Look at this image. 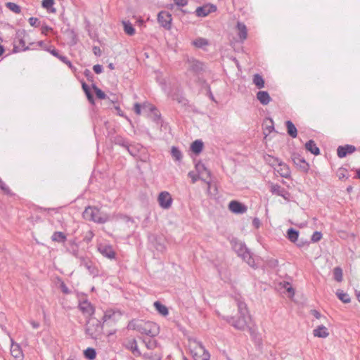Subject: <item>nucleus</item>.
<instances>
[{
	"instance_id": "nucleus-1",
	"label": "nucleus",
	"mask_w": 360,
	"mask_h": 360,
	"mask_svg": "<svg viewBox=\"0 0 360 360\" xmlns=\"http://www.w3.org/2000/svg\"><path fill=\"white\" fill-rule=\"evenodd\" d=\"M238 307V314L236 316H227L223 319L234 328L238 330L248 329L252 340L259 342L260 338L257 328L251 325V316L249 314L246 304L240 300H236Z\"/></svg>"
},
{
	"instance_id": "nucleus-2",
	"label": "nucleus",
	"mask_w": 360,
	"mask_h": 360,
	"mask_svg": "<svg viewBox=\"0 0 360 360\" xmlns=\"http://www.w3.org/2000/svg\"><path fill=\"white\" fill-rule=\"evenodd\" d=\"M83 217L86 220L97 224H105L110 219V216L108 214L101 211V210L96 207L91 206L85 208L83 212Z\"/></svg>"
},
{
	"instance_id": "nucleus-3",
	"label": "nucleus",
	"mask_w": 360,
	"mask_h": 360,
	"mask_svg": "<svg viewBox=\"0 0 360 360\" xmlns=\"http://www.w3.org/2000/svg\"><path fill=\"white\" fill-rule=\"evenodd\" d=\"M128 328L136 330L140 333L146 335L147 337L156 336L159 334V326L150 321L139 323L131 321L128 324Z\"/></svg>"
},
{
	"instance_id": "nucleus-4",
	"label": "nucleus",
	"mask_w": 360,
	"mask_h": 360,
	"mask_svg": "<svg viewBox=\"0 0 360 360\" xmlns=\"http://www.w3.org/2000/svg\"><path fill=\"white\" fill-rule=\"evenodd\" d=\"M103 324L98 319L91 316L86 321L85 332L91 338L97 339L103 333Z\"/></svg>"
},
{
	"instance_id": "nucleus-5",
	"label": "nucleus",
	"mask_w": 360,
	"mask_h": 360,
	"mask_svg": "<svg viewBox=\"0 0 360 360\" xmlns=\"http://www.w3.org/2000/svg\"><path fill=\"white\" fill-rule=\"evenodd\" d=\"M232 245L234 251L237 255L242 257L243 259L246 262L249 266H255V259L252 258L250 250L246 247L245 244L238 240L232 242Z\"/></svg>"
},
{
	"instance_id": "nucleus-6",
	"label": "nucleus",
	"mask_w": 360,
	"mask_h": 360,
	"mask_svg": "<svg viewBox=\"0 0 360 360\" xmlns=\"http://www.w3.org/2000/svg\"><path fill=\"white\" fill-rule=\"evenodd\" d=\"M186 64L188 65V72H192L195 76L202 74L205 70V63L194 58H188L186 60Z\"/></svg>"
},
{
	"instance_id": "nucleus-7",
	"label": "nucleus",
	"mask_w": 360,
	"mask_h": 360,
	"mask_svg": "<svg viewBox=\"0 0 360 360\" xmlns=\"http://www.w3.org/2000/svg\"><path fill=\"white\" fill-rule=\"evenodd\" d=\"M96 248L98 252L104 257L110 260L116 259L117 253L110 244L99 243Z\"/></svg>"
},
{
	"instance_id": "nucleus-8",
	"label": "nucleus",
	"mask_w": 360,
	"mask_h": 360,
	"mask_svg": "<svg viewBox=\"0 0 360 360\" xmlns=\"http://www.w3.org/2000/svg\"><path fill=\"white\" fill-rule=\"evenodd\" d=\"M122 316L120 310L108 309L105 311L102 321L103 323L108 324L109 322L115 323Z\"/></svg>"
},
{
	"instance_id": "nucleus-9",
	"label": "nucleus",
	"mask_w": 360,
	"mask_h": 360,
	"mask_svg": "<svg viewBox=\"0 0 360 360\" xmlns=\"http://www.w3.org/2000/svg\"><path fill=\"white\" fill-rule=\"evenodd\" d=\"M123 346L128 350L131 351L135 356H141L142 355L139 349L137 342L134 338H127L123 342Z\"/></svg>"
},
{
	"instance_id": "nucleus-10",
	"label": "nucleus",
	"mask_w": 360,
	"mask_h": 360,
	"mask_svg": "<svg viewBox=\"0 0 360 360\" xmlns=\"http://www.w3.org/2000/svg\"><path fill=\"white\" fill-rule=\"evenodd\" d=\"M22 34H24L23 33L17 34L16 37L14 39V47H13V52H20V51H25L27 50L30 49V46H25V41L24 39V37L22 36Z\"/></svg>"
},
{
	"instance_id": "nucleus-11",
	"label": "nucleus",
	"mask_w": 360,
	"mask_h": 360,
	"mask_svg": "<svg viewBox=\"0 0 360 360\" xmlns=\"http://www.w3.org/2000/svg\"><path fill=\"white\" fill-rule=\"evenodd\" d=\"M158 202L163 209H169L172 203V198L167 191H162L159 194Z\"/></svg>"
},
{
	"instance_id": "nucleus-12",
	"label": "nucleus",
	"mask_w": 360,
	"mask_h": 360,
	"mask_svg": "<svg viewBox=\"0 0 360 360\" xmlns=\"http://www.w3.org/2000/svg\"><path fill=\"white\" fill-rule=\"evenodd\" d=\"M217 6L214 4H205L196 8L195 13L198 17H205L210 13L216 11Z\"/></svg>"
},
{
	"instance_id": "nucleus-13",
	"label": "nucleus",
	"mask_w": 360,
	"mask_h": 360,
	"mask_svg": "<svg viewBox=\"0 0 360 360\" xmlns=\"http://www.w3.org/2000/svg\"><path fill=\"white\" fill-rule=\"evenodd\" d=\"M172 15L167 11H160L158 15V22L165 28L170 29Z\"/></svg>"
},
{
	"instance_id": "nucleus-14",
	"label": "nucleus",
	"mask_w": 360,
	"mask_h": 360,
	"mask_svg": "<svg viewBox=\"0 0 360 360\" xmlns=\"http://www.w3.org/2000/svg\"><path fill=\"white\" fill-rule=\"evenodd\" d=\"M292 160L294 165L298 167L301 171L307 172L309 169V164L306 162L304 158L300 155L293 154L292 155Z\"/></svg>"
},
{
	"instance_id": "nucleus-15",
	"label": "nucleus",
	"mask_w": 360,
	"mask_h": 360,
	"mask_svg": "<svg viewBox=\"0 0 360 360\" xmlns=\"http://www.w3.org/2000/svg\"><path fill=\"white\" fill-rule=\"evenodd\" d=\"M229 210L236 214H243L247 211V207L236 200H232L229 202Z\"/></svg>"
},
{
	"instance_id": "nucleus-16",
	"label": "nucleus",
	"mask_w": 360,
	"mask_h": 360,
	"mask_svg": "<svg viewBox=\"0 0 360 360\" xmlns=\"http://www.w3.org/2000/svg\"><path fill=\"white\" fill-rule=\"evenodd\" d=\"M80 266H84L89 271L91 275L94 276L98 275V269L93 264V262L89 259H86L84 257L80 258Z\"/></svg>"
},
{
	"instance_id": "nucleus-17",
	"label": "nucleus",
	"mask_w": 360,
	"mask_h": 360,
	"mask_svg": "<svg viewBox=\"0 0 360 360\" xmlns=\"http://www.w3.org/2000/svg\"><path fill=\"white\" fill-rule=\"evenodd\" d=\"M356 150V147L352 145L340 146L337 149L338 156L340 158H345L348 154H351Z\"/></svg>"
},
{
	"instance_id": "nucleus-18",
	"label": "nucleus",
	"mask_w": 360,
	"mask_h": 360,
	"mask_svg": "<svg viewBox=\"0 0 360 360\" xmlns=\"http://www.w3.org/2000/svg\"><path fill=\"white\" fill-rule=\"evenodd\" d=\"M278 169H276L275 170L279 174V175L283 178L289 179L290 177V169L287 164L281 160L278 163Z\"/></svg>"
},
{
	"instance_id": "nucleus-19",
	"label": "nucleus",
	"mask_w": 360,
	"mask_h": 360,
	"mask_svg": "<svg viewBox=\"0 0 360 360\" xmlns=\"http://www.w3.org/2000/svg\"><path fill=\"white\" fill-rule=\"evenodd\" d=\"M79 308L84 314H89L91 317L95 312L94 307L88 300L80 302Z\"/></svg>"
},
{
	"instance_id": "nucleus-20",
	"label": "nucleus",
	"mask_w": 360,
	"mask_h": 360,
	"mask_svg": "<svg viewBox=\"0 0 360 360\" xmlns=\"http://www.w3.org/2000/svg\"><path fill=\"white\" fill-rule=\"evenodd\" d=\"M155 336L145 337L142 338L146 348L149 350H153L159 347V343L154 338Z\"/></svg>"
},
{
	"instance_id": "nucleus-21",
	"label": "nucleus",
	"mask_w": 360,
	"mask_h": 360,
	"mask_svg": "<svg viewBox=\"0 0 360 360\" xmlns=\"http://www.w3.org/2000/svg\"><path fill=\"white\" fill-rule=\"evenodd\" d=\"M257 98L261 104L266 105L270 103L271 98L266 91H259L257 93Z\"/></svg>"
},
{
	"instance_id": "nucleus-22",
	"label": "nucleus",
	"mask_w": 360,
	"mask_h": 360,
	"mask_svg": "<svg viewBox=\"0 0 360 360\" xmlns=\"http://www.w3.org/2000/svg\"><path fill=\"white\" fill-rule=\"evenodd\" d=\"M200 349L202 351V354L198 355L196 353L193 355V358L195 360H210V353L205 349V347L200 342H197Z\"/></svg>"
},
{
	"instance_id": "nucleus-23",
	"label": "nucleus",
	"mask_w": 360,
	"mask_h": 360,
	"mask_svg": "<svg viewBox=\"0 0 360 360\" xmlns=\"http://www.w3.org/2000/svg\"><path fill=\"white\" fill-rule=\"evenodd\" d=\"M238 30V35L241 41L247 39L248 30L245 25L243 22H238L236 25Z\"/></svg>"
},
{
	"instance_id": "nucleus-24",
	"label": "nucleus",
	"mask_w": 360,
	"mask_h": 360,
	"mask_svg": "<svg viewBox=\"0 0 360 360\" xmlns=\"http://www.w3.org/2000/svg\"><path fill=\"white\" fill-rule=\"evenodd\" d=\"M315 337L326 338L329 335L328 328L323 325L318 326L313 330Z\"/></svg>"
},
{
	"instance_id": "nucleus-25",
	"label": "nucleus",
	"mask_w": 360,
	"mask_h": 360,
	"mask_svg": "<svg viewBox=\"0 0 360 360\" xmlns=\"http://www.w3.org/2000/svg\"><path fill=\"white\" fill-rule=\"evenodd\" d=\"M143 108L148 109L151 112H153V121L157 123H159V122L161 120V116H160V114L159 113L158 110L154 105H152L150 104L144 103L143 105Z\"/></svg>"
},
{
	"instance_id": "nucleus-26",
	"label": "nucleus",
	"mask_w": 360,
	"mask_h": 360,
	"mask_svg": "<svg viewBox=\"0 0 360 360\" xmlns=\"http://www.w3.org/2000/svg\"><path fill=\"white\" fill-rule=\"evenodd\" d=\"M305 148L314 155L320 154V150L316 146V143L314 140H309L305 143Z\"/></svg>"
},
{
	"instance_id": "nucleus-27",
	"label": "nucleus",
	"mask_w": 360,
	"mask_h": 360,
	"mask_svg": "<svg viewBox=\"0 0 360 360\" xmlns=\"http://www.w3.org/2000/svg\"><path fill=\"white\" fill-rule=\"evenodd\" d=\"M11 354L17 360H21L23 356L22 350L18 344L11 345Z\"/></svg>"
},
{
	"instance_id": "nucleus-28",
	"label": "nucleus",
	"mask_w": 360,
	"mask_h": 360,
	"mask_svg": "<svg viewBox=\"0 0 360 360\" xmlns=\"http://www.w3.org/2000/svg\"><path fill=\"white\" fill-rule=\"evenodd\" d=\"M285 126L288 135L292 138H296L297 136V130L295 124L290 120H287L285 122Z\"/></svg>"
},
{
	"instance_id": "nucleus-29",
	"label": "nucleus",
	"mask_w": 360,
	"mask_h": 360,
	"mask_svg": "<svg viewBox=\"0 0 360 360\" xmlns=\"http://www.w3.org/2000/svg\"><path fill=\"white\" fill-rule=\"evenodd\" d=\"M191 149L195 155H198L203 149V142L201 140L194 141L191 143Z\"/></svg>"
},
{
	"instance_id": "nucleus-30",
	"label": "nucleus",
	"mask_w": 360,
	"mask_h": 360,
	"mask_svg": "<svg viewBox=\"0 0 360 360\" xmlns=\"http://www.w3.org/2000/svg\"><path fill=\"white\" fill-rule=\"evenodd\" d=\"M253 84L258 88L262 89L264 87V79L259 74H255L252 78Z\"/></svg>"
},
{
	"instance_id": "nucleus-31",
	"label": "nucleus",
	"mask_w": 360,
	"mask_h": 360,
	"mask_svg": "<svg viewBox=\"0 0 360 360\" xmlns=\"http://www.w3.org/2000/svg\"><path fill=\"white\" fill-rule=\"evenodd\" d=\"M264 159L265 162L272 167L275 168V166H278V163L281 162V160L278 158L274 157L271 155H266L264 156Z\"/></svg>"
},
{
	"instance_id": "nucleus-32",
	"label": "nucleus",
	"mask_w": 360,
	"mask_h": 360,
	"mask_svg": "<svg viewBox=\"0 0 360 360\" xmlns=\"http://www.w3.org/2000/svg\"><path fill=\"white\" fill-rule=\"evenodd\" d=\"M66 239L65 234L61 231H55L51 236V240L58 243H64Z\"/></svg>"
},
{
	"instance_id": "nucleus-33",
	"label": "nucleus",
	"mask_w": 360,
	"mask_h": 360,
	"mask_svg": "<svg viewBox=\"0 0 360 360\" xmlns=\"http://www.w3.org/2000/svg\"><path fill=\"white\" fill-rule=\"evenodd\" d=\"M144 360H161L162 354L159 352H146L143 354Z\"/></svg>"
},
{
	"instance_id": "nucleus-34",
	"label": "nucleus",
	"mask_w": 360,
	"mask_h": 360,
	"mask_svg": "<svg viewBox=\"0 0 360 360\" xmlns=\"http://www.w3.org/2000/svg\"><path fill=\"white\" fill-rule=\"evenodd\" d=\"M288 238L292 243L298 240L299 231L293 228H290L287 231Z\"/></svg>"
},
{
	"instance_id": "nucleus-35",
	"label": "nucleus",
	"mask_w": 360,
	"mask_h": 360,
	"mask_svg": "<svg viewBox=\"0 0 360 360\" xmlns=\"http://www.w3.org/2000/svg\"><path fill=\"white\" fill-rule=\"evenodd\" d=\"M155 309L162 316H167L169 313L166 306L162 304L160 302L156 301L154 302Z\"/></svg>"
},
{
	"instance_id": "nucleus-36",
	"label": "nucleus",
	"mask_w": 360,
	"mask_h": 360,
	"mask_svg": "<svg viewBox=\"0 0 360 360\" xmlns=\"http://www.w3.org/2000/svg\"><path fill=\"white\" fill-rule=\"evenodd\" d=\"M113 142L115 145L120 146L124 148L126 147H128V144L129 143V141L127 139L120 135H117L116 136L114 137Z\"/></svg>"
},
{
	"instance_id": "nucleus-37",
	"label": "nucleus",
	"mask_w": 360,
	"mask_h": 360,
	"mask_svg": "<svg viewBox=\"0 0 360 360\" xmlns=\"http://www.w3.org/2000/svg\"><path fill=\"white\" fill-rule=\"evenodd\" d=\"M195 169L199 175L203 176L204 173L207 175V177L210 176L211 172L207 169L204 164L198 162L195 165Z\"/></svg>"
},
{
	"instance_id": "nucleus-38",
	"label": "nucleus",
	"mask_w": 360,
	"mask_h": 360,
	"mask_svg": "<svg viewBox=\"0 0 360 360\" xmlns=\"http://www.w3.org/2000/svg\"><path fill=\"white\" fill-rule=\"evenodd\" d=\"M171 155L175 161L180 162L182 159V153L180 151V150L176 146L172 147Z\"/></svg>"
},
{
	"instance_id": "nucleus-39",
	"label": "nucleus",
	"mask_w": 360,
	"mask_h": 360,
	"mask_svg": "<svg viewBox=\"0 0 360 360\" xmlns=\"http://www.w3.org/2000/svg\"><path fill=\"white\" fill-rule=\"evenodd\" d=\"M336 295L344 303H349L351 301L349 295L342 290H338Z\"/></svg>"
},
{
	"instance_id": "nucleus-40",
	"label": "nucleus",
	"mask_w": 360,
	"mask_h": 360,
	"mask_svg": "<svg viewBox=\"0 0 360 360\" xmlns=\"http://www.w3.org/2000/svg\"><path fill=\"white\" fill-rule=\"evenodd\" d=\"M124 30L126 34L133 36L135 34V29L132 24L129 21H123Z\"/></svg>"
},
{
	"instance_id": "nucleus-41",
	"label": "nucleus",
	"mask_w": 360,
	"mask_h": 360,
	"mask_svg": "<svg viewBox=\"0 0 360 360\" xmlns=\"http://www.w3.org/2000/svg\"><path fill=\"white\" fill-rule=\"evenodd\" d=\"M188 176L191 178L192 183L196 182L200 179H202V181H204L205 182H206L208 185V191L210 192V191L211 189V183L210 181H207L206 179L200 177V175H199V174H198L197 175L195 174L193 172H190L188 173Z\"/></svg>"
},
{
	"instance_id": "nucleus-42",
	"label": "nucleus",
	"mask_w": 360,
	"mask_h": 360,
	"mask_svg": "<svg viewBox=\"0 0 360 360\" xmlns=\"http://www.w3.org/2000/svg\"><path fill=\"white\" fill-rule=\"evenodd\" d=\"M284 189L285 188H282L280 185L277 184H270V191L271 192L272 194L277 195L279 196Z\"/></svg>"
},
{
	"instance_id": "nucleus-43",
	"label": "nucleus",
	"mask_w": 360,
	"mask_h": 360,
	"mask_svg": "<svg viewBox=\"0 0 360 360\" xmlns=\"http://www.w3.org/2000/svg\"><path fill=\"white\" fill-rule=\"evenodd\" d=\"M193 44L197 48H203L209 44L207 39L199 37L193 41Z\"/></svg>"
},
{
	"instance_id": "nucleus-44",
	"label": "nucleus",
	"mask_w": 360,
	"mask_h": 360,
	"mask_svg": "<svg viewBox=\"0 0 360 360\" xmlns=\"http://www.w3.org/2000/svg\"><path fill=\"white\" fill-rule=\"evenodd\" d=\"M342 269L340 266H336L333 269V277L334 279L338 282H341L342 281Z\"/></svg>"
},
{
	"instance_id": "nucleus-45",
	"label": "nucleus",
	"mask_w": 360,
	"mask_h": 360,
	"mask_svg": "<svg viewBox=\"0 0 360 360\" xmlns=\"http://www.w3.org/2000/svg\"><path fill=\"white\" fill-rule=\"evenodd\" d=\"M84 356L89 360H93L96 358V352L94 348L89 347L84 352Z\"/></svg>"
},
{
	"instance_id": "nucleus-46",
	"label": "nucleus",
	"mask_w": 360,
	"mask_h": 360,
	"mask_svg": "<svg viewBox=\"0 0 360 360\" xmlns=\"http://www.w3.org/2000/svg\"><path fill=\"white\" fill-rule=\"evenodd\" d=\"M6 6L9 9L11 10V11H13V13H16V14H19L20 12H21V8L20 7L13 3V2H8L6 4Z\"/></svg>"
},
{
	"instance_id": "nucleus-47",
	"label": "nucleus",
	"mask_w": 360,
	"mask_h": 360,
	"mask_svg": "<svg viewBox=\"0 0 360 360\" xmlns=\"http://www.w3.org/2000/svg\"><path fill=\"white\" fill-rule=\"evenodd\" d=\"M92 88L95 91V94L98 98L99 99H105L106 98V94L100 89L95 84H92Z\"/></svg>"
},
{
	"instance_id": "nucleus-48",
	"label": "nucleus",
	"mask_w": 360,
	"mask_h": 360,
	"mask_svg": "<svg viewBox=\"0 0 360 360\" xmlns=\"http://www.w3.org/2000/svg\"><path fill=\"white\" fill-rule=\"evenodd\" d=\"M46 50L53 56L58 58L59 60L60 57H65V56L60 54L59 51L55 48H52V46H50Z\"/></svg>"
},
{
	"instance_id": "nucleus-49",
	"label": "nucleus",
	"mask_w": 360,
	"mask_h": 360,
	"mask_svg": "<svg viewBox=\"0 0 360 360\" xmlns=\"http://www.w3.org/2000/svg\"><path fill=\"white\" fill-rule=\"evenodd\" d=\"M347 169L344 168H340L338 170L337 175L340 179H342L344 178L348 179V176L347 175Z\"/></svg>"
},
{
	"instance_id": "nucleus-50",
	"label": "nucleus",
	"mask_w": 360,
	"mask_h": 360,
	"mask_svg": "<svg viewBox=\"0 0 360 360\" xmlns=\"http://www.w3.org/2000/svg\"><path fill=\"white\" fill-rule=\"evenodd\" d=\"M0 188L8 195L11 194V191L8 186L2 181V179L0 178Z\"/></svg>"
},
{
	"instance_id": "nucleus-51",
	"label": "nucleus",
	"mask_w": 360,
	"mask_h": 360,
	"mask_svg": "<svg viewBox=\"0 0 360 360\" xmlns=\"http://www.w3.org/2000/svg\"><path fill=\"white\" fill-rule=\"evenodd\" d=\"M129 153L132 156H136L138 153V150L136 148L135 146L131 145L130 143L128 144V147L125 148Z\"/></svg>"
},
{
	"instance_id": "nucleus-52",
	"label": "nucleus",
	"mask_w": 360,
	"mask_h": 360,
	"mask_svg": "<svg viewBox=\"0 0 360 360\" xmlns=\"http://www.w3.org/2000/svg\"><path fill=\"white\" fill-rule=\"evenodd\" d=\"M28 21L30 25L32 27H38L40 25V21L37 18L31 17L29 18Z\"/></svg>"
},
{
	"instance_id": "nucleus-53",
	"label": "nucleus",
	"mask_w": 360,
	"mask_h": 360,
	"mask_svg": "<svg viewBox=\"0 0 360 360\" xmlns=\"http://www.w3.org/2000/svg\"><path fill=\"white\" fill-rule=\"evenodd\" d=\"M322 238V233L319 231H315L314 232L313 235L311 236V240L314 243H316L319 241Z\"/></svg>"
},
{
	"instance_id": "nucleus-54",
	"label": "nucleus",
	"mask_w": 360,
	"mask_h": 360,
	"mask_svg": "<svg viewBox=\"0 0 360 360\" xmlns=\"http://www.w3.org/2000/svg\"><path fill=\"white\" fill-rule=\"evenodd\" d=\"M66 32L68 33L70 37L71 38L72 44H75L77 43V34L75 31L73 30L68 29L67 30Z\"/></svg>"
},
{
	"instance_id": "nucleus-55",
	"label": "nucleus",
	"mask_w": 360,
	"mask_h": 360,
	"mask_svg": "<svg viewBox=\"0 0 360 360\" xmlns=\"http://www.w3.org/2000/svg\"><path fill=\"white\" fill-rule=\"evenodd\" d=\"M84 75L86 77L88 81L94 82V75L89 69H86L84 71Z\"/></svg>"
},
{
	"instance_id": "nucleus-56",
	"label": "nucleus",
	"mask_w": 360,
	"mask_h": 360,
	"mask_svg": "<svg viewBox=\"0 0 360 360\" xmlns=\"http://www.w3.org/2000/svg\"><path fill=\"white\" fill-rule=\"evenodd\" d=\"M60 290L61 291L65 294V295H69L71 293V291L69 290V288H68V286L65 284L64 282H61V283L60 284Z\"/></svg>"
},
{
	"instance_id": "nucleus-57",
	"label": "nucleus",
	"mask_w": 360,
	"mask_h": 360,
	"mask_svg": "<svg viewBox=\"0 0 360 360\" xmlns=\"http://www.w3.org/2000/svg\"><path fill=\"white\" fill-rule=\"evenodd\" d=\"M53 5V0H43L42 6L44 8L49 9Z\"/></svg>"
},
{
	"instance_id": "nucleus-58",
	"label": "nucleus",
	"mask_w": 360,
	"mask_h": 360,
	"mask_svg": "<svg viewBox=\"0 0 360 360\" xmlns=\"http://www.w3.org/2000/svg\"><path fill=\"white\" fill-rule=\"evenodd\" d=\"M94 236V234L93 233V232L91 231H88V233L86 234V236L84 238V241H85L86 243H89L92 240Z\"/></svg>"
},
{
	"instance_id": "nucleus-59",
	"label": "nucleus",
	"mask_w": 360,
	"mask_h": 360,
	"mask_svg": "<svg viewBox=\"0 0 360 360\" xmlns=\"http://www.w3.org/2000/svg\"><path fill=\"white\" fill-rule=\"evenodd\" d=\"M284 288L286 289V290L291 294V295H294L295 290L292 288V287L290 285L289 283H285L284 284Z\"/></svg>"
},
{
	"instance_id": "nucleus-60",
	"label": "nucleus",
	"mask_w": 360,
	"mask_h": 360,
	"mask_svg": "<svg viewBox=\"0 0 360 360\" xmlns=\"http://www.w3.org/2000/svg\"><path fill=\"white\" fill-rule=\"evenodd\" d=\"M93 70L96 74H101L103 72V66L99 64L95 65L93 67Z\"/></svg>"
},
{
	"instance_id": "nucleus-61",
	"label": "nucleus",
	"mask_w": 360,
	"mask_h": 360,
	"mask_svg": "<svg viewBox=\"0 0 360 360\" xmlns=\"http://www.w3.org/2000/svg\"><path fill=\"white\" fill-rule=\"evenodd\" d=\"M175 4L178 6H185L188 4L187 0H174Z\"/></svg>"
},
{
	"instance_id": "nucleus-62",
	"label": "nucleus",
	"mask_w": 360,
	"mask_h": 360,
	"mask_svg": "<svg viewBox=\"0 0 360 360\" xmlns=\"http://www.w3.org/2000/svg\"><path fill=\"white\" fill-rule=\"evenodd\" d=\"M60 60L62 61L63 63L68 65V67L70 68L71 69L73 68L72 63L70 62V60H68V58L67 57H60Z\"/></svg>"
},
{
	"instance_id": "nucleus-63",
	"label": "nucleus",
	"mask_w": 360,
	"mask_h": 360,
	"mask_svg": "<svg viewBox=\"0 0 360 360\" xmlns=\"http://www.w3.org/2000/svg\"><path fill=\"white\" fill-rule=\"evenodd\" d=\"M85 94L89 103H91V104H94V98L92 93L91 92V90L89 91L85 92Z\"/></svg>"
},
{
	"instance_id": "nucleus-64",
	"label": "nucleus",
	"mask_w": 360,
	"mask_h": 360,
	"mask_svg": "<svg viewBox=\"0 0 360 360\" xmlns=\"http://www.w3.org/2000/svg\"><path fill=\"white\" fill-rule=\"evenodd\" d=\"M134 110L136 115H141V105L139 103H136L134 105Z\"/></svg>"
}]
</instances>
